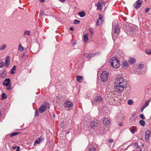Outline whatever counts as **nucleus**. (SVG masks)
Instances as JSON below:
<instances>
[{
    "label": "nucleus",
    "mask_w": 151,
    "mask_h": 151,
    "mask_svg": "<svg viewBox=\"0 0 151 151\" xmlns=\"http://www.w3.org/2000/svg\"><path fill=\"white\" fill-rule=\"evenodd\" d=\"M127 85L126 80L123 77L117 78L115 82V91L118 93H120L124 90V87Z\"/></svg>",
    "instance_id": "obj_1"
},
{
    "label": "nucleus",
    "mask_w": 151,
    "mask_h": 151,
    "mask_svg": "<svg viewBox=\"0 0 151 151\" xmlns=\"http://www.w3.org/2000/svg\"><path fill=\"white\" fill-rule=\"evenodd\" d=\"M47 109H50V104L48 102L45 101L43 104L40 105L39 111L40 113H42L45 112Z\"/></svg>",
    "instance_id": "obj_2"
},
{
    "label": "nucleus",
    "mask_w": 151,
    "mask_h": 151,
    "mask_svg": "<svg viewBox=\"0 0 151 151\" xmlns=\"http://www.w3.org/2000/svg\"><path fill=\"white\" fill-rule=\"evenodd\" d=\"M111 65L113 68H117L120 65V61L117 60L116 57H113L112 58V61L111 62Z\"/></svg>",
    "instance_id": "obj_3"
},
{
    "label": "nucleus",
    "mask_w": 151,
    "mask_h": 151,
    "mask_svg": "<svg viewBox=\"0 0 151 151\" xmlns=\"http://www.w3.org/2000/svg\"><path fill=\"white\" fill-rule=\"evenodd\" d=\"M10 80L9 78H6L3 84L4 86H6L7 87L6 89L10 91L11 89V83Z\"/></svg>",
    "instance_id": "obj_4"
},
{
    "label": "nucleus",
    "mask_w": 151,
    "mask_h": 151,
    "mask_svg": "<svg viewBox=\"0 0 151 151\" xmlns=\"http://www.w3.org/2000/svg\"><path fill=\"white\" fill-rule=\"evenodd\" d=\"M88 151H99L97 145L93 143H91L88 145Z\"/></svg>",
    "instance_id": "obj_5"
},
{
    "label": "nucleus",
    "mask_w": 151,
    "mask_h": 151,
    "mask_svg": "<svg viewBox=\"0 0 151 151\" xmlns=\"http://www.w3.org/2000/svg\"><path fill=\"white\" fill-rule=\"evenodd\" d=\"M108 72L106 71H104L101 76V80L104 82L106 81L108 78Z\"/></svg>",
    "instance_id": "obj_6"
},
{
    "label": "nucleus",
    "mask_w": 151,
    "mask_h": 151,
    "mask_svg": "<svg viewBox=\"0 0 151 151\" xmlns=\"http://www.w3.org/2000/svg\"><path fill=\"white\" fill-rule=\"evenodd\" d=\"M99 121L96 119L93 120L91 124V129H94L99 124Z\"/></svg>",
    "instance_id": "obj_7"
},
{
    "label": "nucleus",
    "mask_w": 151,
    "mask_h": 151,
    "mask_svg": "<svg viewBox=\"0 0 151 151\" xmlns=\"http://www.w3.org/2000/svg\"><path fill=\"white\" fill-rule=\"evenodd\" d=\"M142 3V0H137L134 4V8L136 9H138L141 6Z\"/></svg>",
    "instance_id": "obj_8"
},
{
    "label": "nucleus",
    "mask_w": 151,
    "mask_h": 151,
    "mask_svg": "<svg viewBox=\"0 0 151 151\" xmlns=\"http://www.w3.org/2000/svg\"><path fill=\"white\" fill-rule=\"evenodd\" d=\"M65 106L67 108H71L73 106V104L71 102L67 101L64 103Z\"/></svg>",
    "instance_id": "obj_9"
},
{
    "label": "nucleus",
    "mask_w": 151,
    "mask_h": 151,
    "mask_svg": "<svg viewBox=\"0 0 151 151\" xmlns=\"http://www.w3.org/2000/svg\"><path fill=\"white\" fill-rule=\"evenodd\" d=\"M136 27V26L132 25L128 26V31H130L132 32L135 31L136 30V29L135 28V27Z\"/></svg>",
    "instance_id": "obj_10"
},
{
    "label": "nucleus",
    "mask_w": 151,
    "mask_h": 151,
    "mask_svg": "<svg viewBox=\"0 0 151 151\" xmlns=\"http://www.w3.org/2000/svg\"><path fill=\"white\" fill-rule=\"evenodd\" d=\"M150 130H146L145 133V140L148 139L149 137H150Z\"/></svg>",
    "instance_id": "obj_11"
},
{
    "label": "nucleus",
    "mask_w": 151,
    "mask_h": 151,
    "mask_svg": "<svg viewBox=\"0 0 151 151\" xmlns=\"http://www.w3.org/2000/svg\"><path fill=\"white\" fill-rule=\"evenodd\" d=\"M9 60L10 57L9 56H7L5 59V66L6 68L8 67V66L9 65Z\"/></svg>",
    "instance_id": "obj_12"
},
{
    "label": "nucleus",
    "mask_w": 151,
    "mask_h": 151,
    "mask_svg": "<svg viewBox=\"0 0 151 151\" xmlns=\"http://www.w3.org/2000/svg\"><path fill=\"white\" fill-rule=\"evenodd\" d=\"M103 16L102 14H100L99 15V17L98 18V19H97L96 21V25H99L101 23V22L100 23V21H101V22H102V19L103 18Z\"/></svg>",
    "instance_id": "obj_13"
},
{
    "label": "nucleus",
    "mask_w": 151,
    "mask_h": 151,
    "mask_svg": "<svg viewBox=\"0 0 151 151\" xmlns=\"http://www.w3.org/2000/svg\"><path fill=\"white\" fill-rule=\"evenodd\" d=\"M128 61L130 64L132 65L135 63L136 60L134 58H129Z\"/></svg>",
    "instance_id": "obj_14"
},
{
    "label": "nucleus",
    "mask_w": 151,
    "mask_h": 151,
    "mask_svg": "<svg viewBox=\"0 0 151 151\" xmlns=\"http://www.w3.org/2000/svg\"><path fill=\"white\" fill-rule=\"evenodd\" d=\"M83 79V76H76V80L79 82H82Z\"/></svg>",
    "instance_id": "obj_15"
},
{
    "label": "nucleus",
    "mask_w": 151,
    "mask_h": 151,
    "mask_svg": "<svg viewBox=\"0 0 151 151\" xmlns=\"http://www.w3.org/2000/svg\"><path fill=\"white\" fill-rule=\"evenodd\" d=\"M114 30L115 33L116 34L118 33L120 31V29L119 25L118 24L114 27Z\"/></svg>",
    "instance_id": "obj_16"
},
{
    "label": "nucleus",
    "mask_w": 151,
    "mask_h": 151,
    "mask_svg": "<svg viewBox=\"0 0 151 151\" xmlns=\"http://www.w3.org/2000/svg\"><path fill=\"white\" fill-rule=\"evenodd\" d=\"M103 123L106 125L107 126L110 123V121L107 118H105L103 120Z\"/></svg>",
    "instance_id": "obj_17"
},
{
    "label": "nucleus",
    "mask_w": 151,
    "mask_h": 151,
    "mask_svg": "<svg viewBox=\"0 0 151 151\" xmlns=\"http://www.w3.org/2000/svg\"><path fill=\"white\" fill-rule=\"evenodd\" d=\"M122 66L123 68H125L128 67V63L126 60L123 61L122 63Z\"/></svg>",
    "instance_id": "obj_18"
},
{
    "label": "nucleus",
    "mask_w": 151,
    "mask_h": 151,
    "mask_svg": "<svg viewBox=\"0 0 151 151\" xmlns=\"http://www.w3.org/2000/svg\"><path fill=\"white\" fill-rule=\"evenodd\" d=\"M95 101L97 103H99L102 101V97L100 96L96 97L95 99Z\"/></svg>",
    "instance_id": "obj_19"
},
{
    "label": "nucleus",
    "mask_w": 151,
    "mask_h": 151,
    "mask_svg": "<svg viewBox=\"0 0 151 151\" xmlns=\"http://www.w3.org/2000/svg\"><path fill=\"white\" fill-rule=\"evenodd\" d=\"M2 71V72L0 73V77L4 78L6 77V74L5 73V71L4 70H3Z\"/></svg>",
    "instance_id": "obj_20"
},
{
    "label": "nucleus",
    "mask_w": 151,
    "mask_h": 151,
    "mask_svg": "<svg viewBox=\"0 0 151 151\" xmlns=\"http://www.w3.org/2000/svg\"><path fill=\"white\" fill-rule=\"evenodd\" d=\"M78 15L81 17H83L86 15V14L83 11L79 12Z\"/></svg>",
    "instance_id": "obj_21"
},
{
    "label": "nucleus",
    "mask_w": 151,
    "mask_h": 151,
    "mask_svg": "<svg viewBox=\"0 0 151 151\" xmlns=\"http://www.w3.org/2000/svg\"><path fill=\"white\" fill-rule=\"evenodd\" d=\"M16 66L14 65L13 66L11 70L10 73L11 74H13L15 73L14 71L16 70Z\"/></svg>",
    "instance_id": "obj_22"
},
{
    "label": "nucleus",
    "mask_w": 151,
    "mask_h": 151,
    "mask_svg": "<svg viewBox=\"0 0 151 151\" xmlns=\"http://www.w3.org/2000/svg\"><path fill=\"white\" fill-rule=\"evenodd\" d=\"M7 47V45L6 44H4L1 45L0 47V50H3L5 49Z\"/></svg>",
    "instance_id": "obj_23"
},
{
    "label": "nucleus",
    "mask_w": 151,
    "mask_h": 151,
    "mask_svg": "<svg viewBox=\"0 0 151 151\" xmlns=\"http://www.w3.org/2000/svg\"><path fill=\"white\" fill-rule=\"evenodd\" d=\"M83 40L85 42H86L88 40V35L87 34H84L83 37Z\"/></svg>",
    "instance_id": "obj_24"
},
{
    "label": "nucleus",
    "mask_w": 151,
    "mask_h": 151,
    "mask_svg": "<svg viewBox=\"0 0 151 151\" xmlns=\"http://www.w3.org/2000/svg\"><path fill=\"white\" fill-rule=\"evenodd\" d=\"M1 99L3 100L6 99L7 97V96L5 93H3L1 95Z\"/></svg>",
    "instance_id": "obj_25"
},
{
    "label": "nucleus",
    "mask_w": 151,
    "mask_h": 151,
    "mask_svg": "<svg viewBox=\"0 0 151 151\" xmlns=\"http://www.w3.org/2000/svg\"><path fill=\"white\" fill-rule=\"evenodd\" d=\"M102 6L100 2H99L97 4V9L99 10H101L102 9Z\"/></svg>",
    "instance_id": "obj_26"
},
{
    "label": "nucleus",
    "mask_w": 151,
    "mask_h": 151,
    "mask_svg": "<svg viewBox=\"0 0 151 151\" xmlns=\"http://www.w3.org/2000/svg\"><path fill=\"white\" fill-rule=\"evenodd\" d=\"M139 123L142 126H144L145 125V122L143 120H140L139 121Z\"/></svg>",
    "instance_id": "obj_27"
},
{
    "label": "nucleus",
    "mask_w": 151,
    "mask_h": 151,
    "mask_svg": "<svg viewBox=\"0 0 151 151\" xmlns=\"http://www.w3.org/2000/svg\"><path fill=\"white\" fill-rule=\"evenodd\" d=\"M30 31H25L24 32V35H27L29 36L30 35Z\"/></svg>",
    "instance_id": "obj_28"
},
{
    "label": "nucleus",
    "mask_w": 151,
    "mask_h": 151,
    "mask_svg": "<svg viewBox=\"0 0 151 151\" xmlns=\"http://www.w3.org/2000/svg\"><path fill=\"white\" fill-rule=\"evenodd\" d=\"M94 56V54L93 53H92L86 56V58H91Z\"/></svg>",
    "instance_id": "obj_29"
},
{
    "label": "nucleus",
    "mask_w": 151,
    "mask_h": 151,
    "mask_svg": "<svg viewBox=\"0 0 151 151\" xmlns=\"http://www.w3.org/2000/svg\"><path fill=\"white\" fill-rule=\"evenodd\" d=\"M19 132H14L12 133L10 135V137H12L14 136L17 135L19 134Z\"/></svg>",
    "instance_id": "obj_30"
},
{
    "label": "nucleus",
    "mask_w": 151,
    "mask_h": 151,
    "mask_svg": "<svg viewBox=\"0 0 151 151\" xmlns=\"http://www.w3.org/2000/svg\"><path fill=\"white\" fill-rule=\"evenodd\" d=\"M40 140H39L38 139H37L35 141L34 143V145L36 146L37 144H40Z\"/></svg>",
    "instance_id": "obj_31"
},
{
    "label": "nucleus",
    "mask_w": 151,
    "mask_h": 151,
    "mask_svg": "<svg viewBox=\"0 0 151 151\" xmlns=\"http://www.w3.org/2000/svg\"><path fill=\"white\" fill-rule=\"evenodd\" d=\"M150 102V100H148L146 101L145 104L144 105V108H145L146 107L148 106L149 103Z\"/></svg>",
    "instance_id": "obj_32"
},
{
    "label": "nucleus",
    "mask_w": 151,
    "mask_h": 151,
    "mask_svg": "<svg viewBox=\"0 0 151 151\" xmlns=\"http://www.w3.org/2000/svg\"><path fill=\"white\" fill-rule=\"evenodd\" d=\"M19 50L21 51H23L24 50V47L22 46L21 44H20L19 46Z\"/></svg>",
    "instance_id": "obj_33"
},
{
    "label": "nucleus",
    "mask_w": 151,
    "mask_h": 151,
    "mask_svg": "<svg viewBox=\"0 0 151 151\" xmlns=\"http://www.w3.org/2000/svg\"><path fill=\"white\" fill-rule=\"evenodd\" d=\"M136 128V127H132V129H130L131 132L134 134L135 132V129Z\"/></svg>",
    "instance_id": "obj_34"
},
{
    "label": "nucleus",
    "mask_w": 151,
    "mask_h": 151,
    "mask_svg": "<svg viewBox=\"0 0 151 151\" xmlns=\"http://www.w3.org/2000/svg\"><path fill=\"white\" fill-rule=\"evenodd\" d=\"M74 22L75 24H79L81 22L80 21L77 19L74 20Z\"/></svg>",
    "instance_id": "obj_35"
},
{
    "label": "nucleus",
    "mask_w": 151,
    "mask_h": 151,
    "mask_svg": "<svg viewBox=\"0 0 151 151\" xmlns=\"http://www.w3.org/2000/svg\"><path fill=\"white\" fill-rule=\"evenodd\" d=\"M4 64V63L0 59V68H2Z\"/></svg>",
    "instance_id": "obj_36"
},
{
    "label": "nucleus",
    "mask_w": 151,
    "mask_h": 151,
    "mask_svg": "<svg viewBox=\"0 0 151 151\" xmlns=\"http://www.w3.org/2000/svg\"><path fill=\"white\" fill-rule=\"evenodd\" d=\"M147 54L150 55L151 54V49H147L146 50Z\"/></svg>",
    "instance_id": "obj_37"
},
{
    "label": "nucleus",
    "mask_w": 151,
    "mask_h": 151,
    "mask_svg": "<svg viewBox=\"0 0 151 151\" xmlns=\"http://www.w3.org/2000/svg\"><path fill=\"white\" fill-rule=\"evenodd\" d=\"M22 57H23V58H25L24 60L25 61H26L28 60V58H27L28 55H27L24 54L22 56Z\"/></svg>",
    "instance_id": "obj_38"
},
{
    "label": "nucleus",
    "mask_w": 151,
    "mask_h": 151,
    "mask_svg": "<svg viewBox=\"0 0 151 151\" xmlns=\"http://www.w3.org/2000/svg\"><path fill=\"white\" fill-rule=\"evenodd\" d=\"M89 30L90 32V33L92 34V35H93V29L91 27L89 29Z\"/></svg>",
    "instance_id": "obj_39"
},
{
    "label": "nucleus",
    "mask_w": 151,
    "mask_h": 151,
    "mask_svg": "<svg viewBox=\"0 0 151 151\" xmlns=\"http://www.w3.org/2000/svg\"><path fill=\"white\" fill-rule=\"evenodd\" d=\"M128 103L129 105H131L133 103V101L132 100H129L128 101Z\"/></svg>",
    "instance_id": "obj_40"
},
{
    "label": "nucleus",
    "mask_w": 151,
    "mask_h": 151,
    "mask_svg": "<svg viewBox=\"0 0 151 151\" xmlns=\"http://www.w3.org/2000/svg\"><path fill=\"white\" fill-rule=\"evenodd\" d=\"M139 117L143 119H145V117L144 115L142 114H141L140 115Z\"/></svg>",
    "instance_id": "obj_41"
},
{
    "label": "nucleus",
    "mask_w": 151,
    "mask_h": 151,
    "mask_svg": "<svg viewBox=\"0 0 151 151\" xmlns=\"http://www.w3.org/2000/svg\"><path fill=\"white\" fill-rule=\"evenodd\" d=\"M35 116L37 117L39 116V113L37 110H36L35 111Z\"/></svg>",
    "instance_id": "obj_42"
},
{
    "label": "nucleus",
    "mask_w": 151,
    "mask_h": 151,
    "mask_svg": "<svg viewBox=\"0 0 151 151\" xmlns=\"http://www.w3.org/2000/svg\"><path fill=\"white\" fill-rule=\"evenodd\" d=\"M150 9V8H147V9H145V12L146 13H147L148 12H149V11Z\"/></svg>",
    "instance_id": "obj_43"
},
{
    "label": "nucleus",
    "mask_w": 151,
    "mask_h": 151,
    "mask_svg": "<svg viewBox=\"0 0 151 151\" xmlns=\"http://www.w3.org/2000/svg\"><path fill=\"white\" fill-rule=\"evenodd\" d=\"M134 147H135L136 148L139 147L138 146V144L137 142H135L134 144Z\"/></svg>",
    "instance_id": "obj_44"
},
{
    "label": "nucleus",
    "mask_w": 151,
    "mask_h": 151,
    "mask_svg": "<svg viewBox=\"0 0 151 151\" xmlns=\"http://www.w3.org/2000/svg\"><path fill=\"white\" fill-rule=\"evenodd\" d=\"M39 140H40V141L41 142L44 139L43 138H42V137H40L38 138Z\"/></svg>",
    "instance_id": "obj_45"
},
{
    "label": "nucleus",
    "mask_w": 151,
    "mask_h": 151,
    "mask_svg": "<svg viewBox=\"0 0 151 151\" xmlns=\"http://www.w3.org/2000/svg\"><path fill=\"white\" fill-rule=\"evenodd\" d=\"M101 54V53L100 52H96L95 53H94V56L95 55H99Z\"/></svg>",
    "instance_id": "obj_46"
},
{
    "label": "nucleus",
    "mask_w": 151,
    "mask_h": 151,
    "mask_svg": "<svg viewBox=\"0 0 151 151\" xmlns=\"http://www.w3.org/2000/svg\"><path fill=\"white\" fill-rule=\"evenodd\" d=\"M143 65H141V64H140L139 65V66H138V68L139 69H142V68L143 67V66H142Z\"/></svg>",
    "instance_id": "obj_47"
},
{
    "label": "nucleus",
    "mask_w": 151,
    "mask_h": 151,
    "mask_svg": "<svg viewBox=\"0 0 151 151\" xmlns=\"http://www.w3.org/2000/svg\"><path fill=\"white\" fill-rule=\"evenodd\" d=\"M70 31H72L74 30V28L72 27H70Z\"/></svg>",
    "instance_id": "obj_48"
},
{
    "label": "nucleus",
    "mask_w": 151,
    "mask_h": 151,
    "mask_svg": "<svg viewBox=\"0 0 151 151\" xmlns=\"http://www.w3.org/2000/svg\"><path fill=\"white\" fill-rule=\"evenodd\" d=\"M31 49H31V50H31V51H33L32 52H33L34 53H35L36 52V51L33 50V48H32Z\"/></svg>",
    "instance_id": "obj_49"
},
{
    "label": "nucleus",
    "mask_w": 151,
    "mask_h": 151,
    "mask_svg": "<svg viewBox=\"0 0 151 151\" xmlns=\"http://www.w3.org/2000/svg\"><path fill=\"white\" fill-rule=\"evenodd\" d=\"M17 149L16 150V151H19V149H20V147L19 146H18L17 147Z\"/></svg>",
    "instance_id": "obj_50"
},
{
    "label": "nucleus",
    "mask_w": 151,
    "mask_h": 151,
    "mask_svg": "<svg viewBox=\"0 0 151 151\" xmlns=\"http://www.w3.org/2000/svg\"><path fill=\"white\" fill-rule=\"evenodd\" d=\"M109 142H113V139H111L109 140Z\"/></svg>",
    "instance_id": "obj_51"
},
{
    "label": "nucleus",
    "mask_w": 151,
    "mask_h": 151,
    "mask_svg": "<svg viewBox=\"0 0 151 151\" xmlns=\"http://www.w3.org/2000/svg\"><path fill=\"white\" fill-rule=\"evenodd\" d=\"M123 123H120L119 124V125L120 126H123Z\"/></svg>",
    "instance_id": "obj_52"
},
{
    "label": "nucleus",
    "mask_w": 151,
    "mask_h": 151,
    "mask_svg": "<svg viewBox=\"0 0 151 151\" xmlns=\"http://www.w3.org/2000/svg\"><path fill=\"white\" fill-rule=\"evenodd\" d=\"M17 147H14V146H13L12 147V149H13V150H15L16 148H17Z\"/></svg>",
    "instance_id": "obj_53"
},
{
    "label": "nucleus",
    "mask_w": 151,
    "mask_h": 151,
    "mask_svg": "<svg viewBox=\"0 0 151 151\" xmlns=\"http://www.w3.org/2000/svg\"><path fill=\"white\" fill-rule=\"evenodd\" d=\"M144 105L143 106L142 108H141V110L142 111H143V109L145 108H144Z\"/></svg>",
    "instance_id": "obj_54"
},
{
    "label": "nucleus",
    "mask_w": 151,
    "mask_h": 151,
    "mask_svg": "<svg viewBox=\"0 0 151 151\" xmlns=\"http://www.w3.org/2000/svg\"><path fill=\"white\" fill-rule=\"evenodd\" d=\"M76 44V42H73L72 43V45L73 46H74Z\"/></svg>",
    "instance_id": "obj_55"
},
{
    "label": "nucleus",
    "mask_w": 151,
    "mask_h": 151,
    "mask_svg": "<svg viewBox=\"0 0 151 151\" xmlns=\"http://www.w3.org/2000/svg\"><path fill=\"white\" fill-rule=\"evenodd\" d=\"M41 2H43L45 1V0H39Z\"/></svg>",
    "instance_id": "obj_56"
},
{
    "label": "nucleus",
    "mask_w": 151,
    "mask_h": 151,
    "mask_svg": "<svg viewBox=\"0 0 151 151\" xmlns=\"http://www.w3.org/2000/svg\"><path fill=\"white\" fill-rule=\"evenodd\" d=\"M112 37V38L113 39H115V37L113 35Z\"/></svg>",
    "instance_id": "obj_57"
},
{
    "label": "nucleus",
    "mask_w": 151,
    "mask_h": 151,
    "mask_svg": "<svg viewBox=\"0 0 151 151\" xmlns=\"http://www.w3.org/2000/svg\"><path fill=\"white\" fill-rule=\"evenodd\" d=\"M61 2H64V1H65V0H59Z\"/></svg>",
    "instance_id": "obj_58"
},
{
    "label": "nucleus",
    "mask_w": 151,
    "mask_h": 151,
    "mask_svg": "<svg viewBox=\"0 0 151 151\" xmlns=\"http://www.w3.org/2000/svg\"><path fill=\"white\" fill-rule=\"evenodd\" d=\"M145 1H146L147 0H145Z\"/></svg>",
    "instance_id": "obj_59"
}]
</instances>
